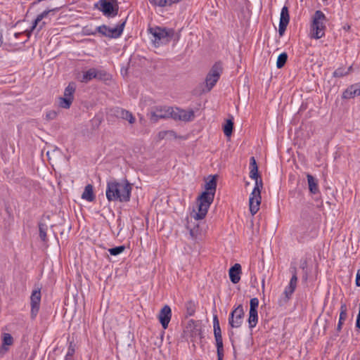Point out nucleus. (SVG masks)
<instances>
[{"mask_svg":"<svg viewBox=\"0 0 360 360\" xmlns=\"http://www.w3.org/2000/svg\"><path fill=\"white\" fill-rule=\"evenodd\" d=\"M253 179L255 180V186L249 199L250 211L252 215L255 214L259 209L261 203V189L263 186L260 176Z\"/></svg>","mask_w":360,"mask_h":360,"instance_id":"obj_5","label":"nucleus"},{"mask_svg":"<svg viewBox=\"0 0 360 360\" xmlns=\"http://www.w3.org/2000/svg\"><path fill=\"white\" fill-rule=\"evenodd\" d=\"M241 266L240 264H235L229 271V278L231 281L236 284L238 283L240 280V274H241Z\"/></svg>","mask_w":360,"mask_h":360,"instance_id":"obj_18","label":"nucleus"},{"mask_svg":"<svg viewBox=\"0 0 360 360\" xmlns=\"http://www.w3.org/2000/svg\"><path fill=\"white\" fill-rule=\"evenodd\" d=\"M258 321V314L257 311H249V318H248V323L249 328H253L256 326Z\"/></svg>","mask_w":360,"mask_h":360,"instance_id":"obj_28","label":"nucleus"},{"mask_svg":"<svg viewBox=\"0 0 360 360\" xmlns=\"http://www.w3.org/2000/svg\"><path fill=\"white\" fill-rule=\"evenodd\" d=\"M214 335L216 343H223L221 331L219 326V319L217 315L213 317Z\"/></svg>","mask_w":360,"mask_h":360,"instance_id":"obj_20","label":"nucleus"},{"mask_svg":"<svg viewBox=\"0 0 360 360\" xmlns=\"http://www.w3.org/2000/svg\"><path fill=\"white\" fill-rule=\"evenodd\" d=\"M51 12L50 10H47V11H43L41 13H40L39 15H37V18L34 20V22H33V25L31 27V30L30 31H27V36L29 37L30 35V32L33 30H34L35 29L37 28V32H39L43 27L45 25V22H41V20L47 17V15H49V13Z\"/></svg>","mask_w":360,"mask_h":360,"instance_id":"obj_16","label":"nucleus"},{"mask_svg":"<svg viewBox=\"0 0 360 360\" xmlns=\"http://www.w3.org/2000/svg\"><path fill=\"white\" fill-rule=\"evenodd\" d=\"M132 185L127 180L110 181L107 183L106 198L109 201L129 202Z\"/></svg>","mask_w":360,"mask_h":360,"instance_id":"obj_2","label":"nucleus"},{"mask_svg":"<svg viewBox=\"0 0 360 360\" xmlns=\"http://www.w3.org/2000/svg\"><path fill=\"white\" fill-rule=\"evenodd\" d=\"M163 134H165V132H160V133L159 134V136H163Z\"/></svg>","mask_w":360,"mask_h":360,"instance_id":"obj_46","label":"nucleus"},{"mask_svg":"<svg viewBox=\"0 0 360 360\" xmlns=\"http://www.w3.org/2000/svg\"><path fill=\"white\" fill-rule=\"evenodd\" d=\"M216 188V177L212 176L205 184V191L198 198V212L193 214L195 220L202 219L206 216L207 210L214 200Z\"/></svg>","mask_w":360,"mask_h":360,"instance_id":"obj_1","label":"nucleus"},{"mask_svg":"<svg viewBox=\"0 0 360 360\" xmlns=\"http://www.w3.org/2000/svg\"><path fill=\"white\" fill-rule=\"evenodd\" d=\"M13 343V338L9 333H4L3 334V342L1 347V349H4L5 351L8 350L7 346H11Z\"/></svg>","mask_w":360,"mask_h":360,"instance_id":"obj_27","label":"nucleus"},{"mask_svg":"<svg viewBox=\"0 0 360 360\" xmlns=\"http://www.w3.org/2000/svg\"><path fill=\"white\" fill-rule=\"evenodd\" d=\"M287 60H288L287 53L285 52L281 53L277 58L276 67L279 69L282 68L284 66V65L285 64Z\"/></svg>","mask_w":360,"mask_h":360,"instance_id":"obj_31","label":"nucleus"},{"mask_svg":"<svg viewBox=\"0 0 360 360\" xmlns=\"http://www.w3.org/2000/svg\"><path fill=\"white\" fill-rule=\"evenodd\" d=\"M187 228L189 230L191 237L193 239H196L198 238V236H199L200 234L198 224H195V222H188Z\"/></svg>","mask_w":360,"mask_h":360,"instance_id":"obj_26","label":"nucleus"},{"mask_svg":"<svg viewBox=\"0 0 360 360\" xmlns=\"http://www.w3.org/2000/svg\"><path fill=\"white\" fill-rule=\"evenodd\" d=\"M360 96V82L350 85L342 94V98L349 99Z\"/></svg>","mask_w":360,"mask_h":360,"instance_id":"obj_17","label":"nucleus"},{"mask_svg":"<svg viewBox=\"0 0 360 360\" xmlns=\"http://www.w3.org/2000/svg\"><path fill=\"white\" fill-rule=\"evenodd\" d=\"M250 177L251 179H256L257 177H259L258 174V167L254 157L250 158Z\"/></svg>","mask_w":360,"mask_h":360,"instance_id":"obj_25","label":"nucleus"},{"mask_svg":"<svg viewBox=\"0 0 360 360\" xmlns=\"http://www.w3.org/2000/svg\"><path fill=\"white\" fill-rule=\"evenodd\" d=\"M347 75H348V71H346V70L344 68H339L337 70H335L333 72V76L335 77H342Z\"/></svg>","mask_w":360,"mask_h":360,"instance_id":"obj_38","label":"nucleus"},{"mask_svg":"<svg viewBox=\"0 0 360 360\" xmlns=\"http://www.w3.org/2000/svg\"><path fill=\"white\" fill-rule=\"evenodd\" d=\"M355 283L356 286L360 287V269L357 270Z\"/></svg>","mask_w":360,"mask_h":360,"instance_id":"obj_42","label":"nucleus"},{"mask_svg":"<svg viewBox=\"0 0 360 360\" xmlns=\"http://www.w3.org/2000/svg\"><path fill=\"white\" fill-rule=\"evenodd\" d=\"M76 90V85L74 82H70L68 86L65 89L63 96L64 98L74 100V94Z\"/></svg>","mask_w":360,"mask_h":360,"instance_id":"obj_23","label":"nucleus"},{"mask_svg":"<svg viewBox=\"0 0 360 360\" xmlns=\"http://www.w3.org/2000/svg\"><path fill=\"white\" fill-rule=\"evenodd\" d=\"M262 285H264V280L262 281Z\"/></svg>","mask_w":360,"mask_h":360,"instance_id":"obj_47","label":"nucleus"},{"mask_svg":"<svg viewBox=\"0 0 360 360\" xmlns=\"http://www.w3.org/2000/svg\"><path fill=\"white\" fill-rule=\"evenodd\" d=\"M110 27H107L105 25L98 26L96 27V31L94 32H91V34H95L96 32H98L101 34L107 37V33L109 32Z\"/></svg>","mask_w":360,"mask_h":360,"instance_id":"obj_37","label":"nucleus"},{"mask_svg":"<svg viewBox=\"0 0 360 360\" xmlns=\"http://www.w3.org/2000/svg\"><path fill=\"white\" fill-rule=\"evenodd\" d=\"M41 301V292L40 290H34L32 291L30 297L31 304V314L32 316H36L39 309V304Z\"/></svg>","mask_w":360,"mask_h":360,"instance_id":"obj_14","label":"nucleus"},{"mask_svg":"<svg viewBox=\"0 0 360 360\" xmlns=\"http://www.w3.org/2000/svg\"><path fill=\"white\" fill-rule=\"evenodd\" d=\"M186 314L188 316H193L195 312V304L193 301L190 300L186 303Z\"/></svg>","mask_w":360,"mask_h":360,"instance_id":"obj_32","label":"nucleus"},{"mask_svg":"<svg viewBox=\"0 0 360 360\" xmlns=\"http://www.w3.org/2000/svg\"><path fill=\"white\" fill-rule=\"evenodd\" d=\"M290 15L288 12V8L287 6H283L281 9V16H280V22H279V27L278 32L281 36L285 32L286 27L289 23Z\"/></svg>","mask_w":360,"mask_h":360,"instance_id":"obj_15","label":"nucleus"},{"mask_svg":"<svg viewBox=\"0 0 360 360\" xmlns=\"http://www.w3.org/2000/svg\"><path fill=\"white\" fill-rule=\"evenodd\" d=\"M352 66H350L347 68V70H346V71H348V74L352 71Z\"/></svg>","mask_w":360,"mask_h":360,"instance_id":"obj_45","label":"nucleus"},{"mask_svg":"<svg viewBox=\"0 0 360 360\" xmlns=\"http://www.w3.org/2000/svg\"><path fill=\"white\" fill-rule=\"evenodd\" d=\"M95 6L108 18L115 17L118 13V5L115 0H100Z\"/></svg>","mask_w":360,"mask_h":360,"instance_id":"obj_6","label":"nucleus"},{"mask_svg":"<svg viewBox=\"0 0 360 360\" xmlns=\"http://www.w3.org/2000/svg\"><path fill=\"white\" fill-rule=\"evenodd\" d=\"M125 22H123L120 25H117L115 27L109 29V32L107 33V37H120L124 30Z\"/></svg>","mask_w":360,"mask_h":360,"instance_id":"obj_24","label":"nucleus"},{"mask_svg":"<svg viewBox=\"0 0 360 360\" xmlns=\"http://www.w3.org/2000/svg\"><path fill=\"white\" fill-rule=\"evenodd\" d=\"M172 107L167 106H158L155 108L150 113V119L152 122H156L160 119H165L171 117V110Z\"/></svg>","mask_w":360,"mask_h":360,"instance_id":"obj_10","label":"nucleus"},{"mask_svg":"<svg viewBox=\"0 0 360 360\" xmlns=\"http://www.w3.org/2000/svg\"><path fill=\"white\" fill-rule=\"evenodd\" d=\"M172 317V310L169 305H165L158 314V319L164 329L167 328Z\"/></svg>","mask_w":360,"mask_h":360,"instance_id":"obj_13","label":"nucleus"},{"mask_svg":"<svg viewBox=\"0 0 360 360\" xmlns=\"http://www.w3.org/2000/svg\"><path fill=\"white\" fill-rule=\"evenodd\" d=\"M347 318V309L345 303H341L340 312L338 323L336 328L337 333H340L342 330V325Z\"/></svg>","mask_w":360,"mask_h":360,"instance_id":"obj_19","label":"nucleus"},{"mask_svg":"<svg viewBox=\"0 0 360 360\" xmlns=\"http://www.w3.org/2000/svg\"><path fill=\"white\" fill-rule=\"evenodd\" d=\"M309 190L311 193L316 194L319 192L317 180L311 174H307Z\"/></svg>","mask_w":360,"mask_h":360,"instance_id":"obj_21","label":"nucleus"},{"mask_svg":"<svg viewBox=\"0 0 360 360\" xmlns=\"http://www.w3.org/2000/svg\"><path fill=\"white\" fill-rule=\"evenodd\" d=\"M326 17L321 11H316L312 18L311 37L321 39L325 34Z\"/></svg>","mask_w":360,"mask_h":360,"instance_id":"obj_4","label":"nucleus"},{"mask_svg":"<svg viewBox=\"0 0 360 360\" xmlns=\"http://www.w3.org/2000/svg\"><path fill=\"white\" fill-rule=\"evenodd\" d=\"M222 72V65L220 63H215L206 77L205 83L207 91H210L216 84Z\"/></svg>","mask_w":360,"mask_h":360,"instance_id":"obj_7","label":"nucleus"},{"mask_svg":"<svg viewBox=\"0 0 360 360\" xmlns=\"http://www.w3.org/2000/svg\"><path fill=\"white\" fill-rule=\"evenodd\" d=\"M243 307L242 305H239L231 313L229 318V324L231 328L240 327L243 323Z\"/></svg>","mask_w":360,"mask_h":360,"instance_id":"obj_9","label":"nucleus"},{"mask_svg":"<svg viewBox=\"0 0 360 360\" xmlns=\"http://www.w3.org/2000/svg\"><path fill=\"white\" fill-rule=\"evenodd\" d=\"M72 100L66 99L63 97L58 98V105L64 109H69L72 103Z\"/></svg>","mask_w":360,"mask_h":360,"instance_id":"obj_33","label":"nucleus"},{"mask_svg":"<svg viewBox=\"0 0 360 360\" xmlns=\"http://www.w3.org/2000/svg\"><path fill=\"white\" fill-rule=\"evenodd\" d=\"M148 30L151 35L150 39L155 46L168 43L174 33L172 29H166L160 27H150Z\"/></svg>","mask_w":360,"mask_h":360,"instance_id":"obj_3","label":"nucleus"},{"mask_svg":"<svg viewBox=\"0 0 360 360\" xmlns=\"http://www.w3.org/2000/svg\"><path fill=\"white\" fill-rule=\"evenodd\" d=\"M75 350L74 345H72V342H70L65 356V360H68L69 357L72 356L75 354Z\"/></svg>","mask_w":360,"mask_h":360,"instance_id":"obj_41","label":"nucleus"},{"mask_svg":"<svg viewBox=\"0 0 360 360\" xmlns=\"http://www.w3.org/2000/svg\"><path fill=\"white\" fill-rule=\"evenodd\" d=\"M39 237L44 242H46L47 240V236H46V226L45 224H40L39 225Z\"/></svg>","mask_w":360,"mask_h":360,"instance_id":"obj_35","label":"nucleus"},{"mask_svg":"<svg viewBox=\"0 0 360 360\" xmlns=\"http://www.w3.org/2000/svg\"><path fill=\"white\" fill-rule=\"evenodd\" d=\"M125 247L124 245L117 246L115 248H110L108 252L111 255H118L124 252Z\"/></svg>","mask_w":360,"mask_h":360,"instance_id":"obj_36","label":"nucleus"},{"mask_svg":"<svg viewBox=\"0 0 360 360\" xmlns=\"http://www.w3.org/2000/svg\"><path fill=\"white\" fill-rule=\"evenodd\" d=\"M218 360H223L224 349L223 343H216Z\"/></svg>","mask_w":360,"mask_h":360,"instance_id":"obj_39","label":"nucleus"},{"mask_svg":"<svg viewBox=\"0 0 360 360\" xmlns=\"http://www.w3.org/2000/svg\"><path fill=\"white\" fill-rule=\"evenodd\" d=\"M97 76L96 70L94 68L89 69L84 73L82 82H86Z\"/></svg>","mask_w":360,"mask_h":360,"instance_id":"obj_30","label":"nucleus"},{"mask_svg":"<svg viewBox=\"0 0 360 360\" xmlns=\"http://www.w3.org/2000/svg\"><path fill=\"white\" fill-rule=\"evenodd\" d=\"M150 2L156 6L165 7L176 4L175 0H149Z\"/></svg>","mask_w":360,"mask_h":360,"instance_id":"obj_29","label":"nucleus"},{"mask_svg":"<svg viewBox=\"0 0 360 360\" xmlns=\"http://www.w3.org/2000/svg\"><path fill=\"white\" fill-rule=\"evenodd\" d=\"M46 116L48 120L54 119L56 116V113L54 111H51L47 112Z\"/></svg>","mask_w":360,"mask_h":360,"instance_id":"obj_43","label":"nucleus"},{"mask_svg":"<svg viewBox=\"0 0 360 360\" xmlns=\"http://www.w3.org/2000/svg\"><path fill=\"white\" fill-rule=\"evenodd\" d=\"M2 43H3V37H2V35L0 34V46H1Z\"/></svg>","mask_w":360,"mask_h":360,"instance_id":"obj_44","label":"nucleus"},{"mask_svg":"<svg viewBox=\"0 0 360 360\" xmlns=\"http://www.w3.org/2000/svg\"><path fill=\"white\" fill-rule=\"evenodd\" d=\"M233 123L231 120H226V123L224 127V133L226 136H230L232 134Z\"/></svg>","mask_w":360,"mask_h":360,"instance_id":"obj_34","label":"nucleus"},{"mask_svg":"<svg viewBox=\"0 0 360 360\" xmlns=\"http://www.w3.org/2000/svg\"><path fill=\"white\" fill-rule=\"evenodd\" d=\"M82 198L89 202H92L94 200L95 196L92 185L88 184L85 186L84 191L82 195Z\"/></svg>","mask_w":360,"mask_h":360,"instance_id":"obj_22","label":"nucleus"},{"mask_svg":"<svg viewBox=\"0 0 360 360\" xmlns=\"http://www.w3.org/2000/svg\"><path fill=\"white\" fill-rule=\"evenodd\" d=\"M250 311H257V307L259 305V300L257 298H252L250 302Z\"/></svg>","mask_w":360,"mask_h":360,"instance_id":"obj_40","label":"nucleus"},{"mask_svg":"<svg viewBox=\"0 0 360 360\" xmlns=\"http://www.w3.org/2000/svg\"><path fill=\"white\" fill-rule=\"evenodd\" d=\"M171 117L175 120L184 122L192 121L195 117L194 111L191 109L184 110L179 108H171Z\"/></svg>","mask_w":360,"mask_h":360,"instance_id":"obj_8","label":"nucleus"},{"mask_svg":"<svg viewBox=\"0 0 360 360\" xmlns=\"http://www.w3.org/2000/svg\"><path fill=\"white\" fill-rule=\"evenodd\" d=\"M292 277L289 282V284L285 287L284 290V295L286 298L289 299L292 293L295 292L297 284V269L293 267L291 269Z\"/></svg>","mask_w":360,"mask_h":360,"instance_id":"obj_12","label":"nucleus"},{"mask_svg":"<svg viewBox=\"0 0 360 360\" xmlns=\"http://www.w3.org/2000/svg\"><path fill=\"white\" fill-rule=\"evenodd\" d=\"M115 116L118 118L128 121L130 124H134L136 122V118L133 114L125 109L121 108H115L111 110Z\"/></svg>","mask_w":360,"mask_h":360,"instance_id":"obj_11","label":"nucleus"}]
</instances>
